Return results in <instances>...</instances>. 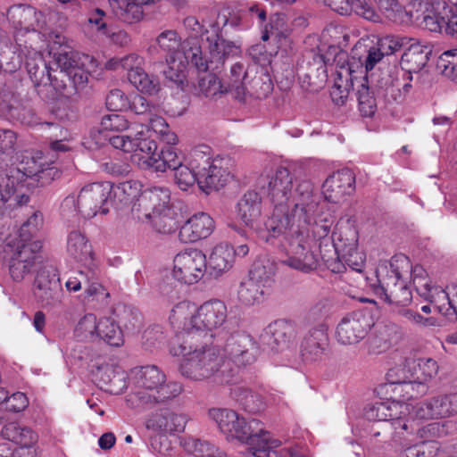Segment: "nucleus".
I'll list each match as a JSON object with an SVG mask.
<instances>
[{
	"instance_id": "f257e3e1",
	"label": "nucleus",
	"mask_w": 457,
	"mask_h": 457,
	"mask_svg": "<svg viewBox=\"0 0 457 457\" xmlns=\"http://www.w3.org/2000/svg\"><path fill=\"white\" fill-rule=\"evenodd\" d=\"M317 207V202H278L262 236L268 244L287 252L285 265L304 273L315 270L319 263L306 226L311 220L308 212Z\"/></svg>"
},
{
	"instance_id": "f03ea898",
	"label": "nucleus",
	"mask_w": 457,
	"mask_h": 457,
	"mask_svg": "<svg viewBox=\"0 0 457 457\" xmlns=\"http://www.w3.org/2000/svg\"><path fill=\"white\" fill-rule=\"evenodd\" d=\"M185 340L187 337L176 339L178 347L173 346L174 354L183 357L179 365L182 376L196 381L212 378L214 383L220 385L232 382L234 369L221 353L219 340L208 343L207 339L200 346L195 339H189L187 343Z\"/></svg>"
},
{
	"instance_id": "7ed1b4c3",
	"label": "nucleus",
	"mask_w": 457,
	"mask_h": 457,
	"mask_svg": "<svg viewBox=\"0 0 457 457\" xmlns=\"http://www.w3.org/2000/svg\"><path fill=\"white\" fill-rule=\"evenodd\" d=\"M209 415L228 439H237L248 444L254 456L278 457L276 448L281 445V442L271 438L260 420L251 419L246 421L245 418L229 409H212Z\"/></svg>"
},
{
	"instance_id": "20e7f679",
	"label": "nucleus",
	"mask_w": 457,
	"mask_h": 457,
	"mask_svg": "<svg viewBox=\"0 0 457 457\" xmlns=\"http://www.w3.org/2000/svg\"><path fill=\"white\" fill-rule=\"evenodd\" d=\"M7 19L14 29V38L19 50L25 55L26 69L31 77L32 71L39 70L43 54L34 46L36 40L46 41V20L43 12L31 6L14 5L8 9Z\"/></svg>"
},
{
	"instance_id": "39448f33",
	"label": "nucleus",
	"mask_w": 457,
	"mask_h": 457,
	"mask_svg": "<svg viewBox=\"0 0 457 457\" xmlns=\"http://www.w3.org/2000/svg\"><path fill=\"white\" fill-rule=\"evenodd\" d=\"M150 129L143 124L135 125L129 135H119L110 138V144L117 149L126 153H131V161L139 168L146 170L153 169L155 171H165L170 168L168 156L170 152L165 151L156 153V144L150 137Z\"/></svg>"
},
{
	"instance_id": "423d86ee",
	"label": "nucleus",
	"mask_w": 457,
	"mask_h": 457,
	"mask_svg": "<svg viewBox=\"0 0 457 457\" xmlns=\"http://www.w3.org/2000/svg\"><path fill=\"white\" fill-rule=\"evenodd\" d=\"M411 262L404 254H395L389 263V270L378 284L371 285L374 293L393 309L404 308L412 300V294L405 279L404 273H408Z\"/></svg>"
},
{
	"instance_id": "0eeeda50",
	"label": "nucleus",
	"mask_w": 457,
	"mask_h": 457,
	"mask_svg": "<svg viewBox=\"0 0 457 457\" xmlns=\"http://www.w3.org/2000/svg\"><path fill=\"white\" fill-rule=\"evenodd\" d=\"M228 310L224 302L212 299L202 303L195 313L184 322L183 331L176 335L178 341L200 338L214 339L213 330L220 328L227 320Z\"/></svg>"
},
{
	"instance_id": "6e6552de",
	"label": "nucleus",
	"mask_w": 457,
	"mask_h": 457,
	"mask_svg": "<svg viewBox=\"0 0 457 457\" xmlns=\"http://www.w3.org/2000/svg\"><path fill=\"white\" fill-rule=\"evenodd\" d=\"M0 244H4L3 260L8 266L9 274L13 281H22L40 262L39 251L42 248L40 240L25 244L17 243L15 239H5L0 237Z\"/></svg>"
},
{
	"instance_id": "1a4fd4ad",
	"label": "nucleus",
	"mask_w": 457,
	"mask_h": 457,
	"mask_svg": "<svg viewBox=\"0 0 457 457\" xmlns=\"http://www.w3.org/2000/svg\"><path fill=\"white\" fill-rule=\"evenodd\" d=\"M46 40L50 43L49 54H53L55 64L60 69L61 79L67 77L74 85H83L87 77L79 68L78 54L73 51L66 37L62 34L51 33Z\"/></svg>"
},
{
	"instance_id": "9d476101",
	"label": "nucleus",
	"mask_w": 457,
	"mask_h": 457,
	"mask_svg": "<svg viewBox=\"0 0 457 457\" xmlns=\"http://www.w3.org/2000/svg\"><path fill=\"white\" fill-rule=\"evenodd\" d=\"M292 176L285 167H278L274 172L262 174L253 190L244 195V200H290Z\"/></svg>"
},
{
	"instance_id": "9b49d317",
	"label": "nucleus",
	"mask_w": 457,
	"mask_h": 457,
	"mask_svg": "<svg viewBox=\"0 0 457 457\" xmlns=\"http://www.w3.org/2000/svg\"><path fill=\"white\" fill-rule=\"evenodd\" d=\"M177 60L179 61V66H181V68L179 73L176 75V79H173V87L176 85V87L182 91V106L176 113L177 116H181L187 111L189 104L188 96L184 94V92L187 91L188 84L186 81V75L183 69L186 68V65L191 64L199 71H206L209 69V63L206 60H204L200 46L197 44H193L189 40L184 41L180 45V49L173 52V63ZM174 115L175 113L173 112V116Z\"/></svg>"
},
{
	"instance_id": "f8f14e48",
	"label": "nucleus",
	"mask_w": 457,
	"mask_h": 457,
	"mask_svg": "<svg viewBox=\"0 0 457 457\" xmlns=\"http://www.w3.org/2000/svg\"><path fill=\"white\" fill-rule=\"evenodd\" d=\"M105 328L112 329V336L104 334V342L112 346H120L123 344L121 328L112 318H102L99 320L93 313L84 315L78 322L74 329V336L79 341H96L99 333Z\"/></svg>"
},
{
	"instance_id": "ddd939ff",
	"label": "nucleus",
	"mask_w": 457,
	"mask_h": 457,
	"mask_svg": "<svg viewBox=\"0 0 457 457\" xmlns=\"http://www.w3.org/2000/svg\"><path fill=\"white\" fill-rule=\"evenodd\" d=\"M207 268L205 254L197 248L188 247L173 256V279L192 285L198 282Z\"/></svg>"
},
{
	"instance_id": "4468645a",
	"label": "nucleus",
	"mask_w": 457,
	"mask_h": 457,
	"mask_svg": "<svg viewBox=\"0 0 457 457\" xmlns=\"http://www.w3.org/2000/svg\"><path fill=\"white\" fill-rule=\"evenodd\" d=\"M413 430L412 424H408L405 418L373 423L370 433V438L375 444L383 443L393 446L394 445H407L411 443L412 440L410 436H412Z\"/></svg>"
},
{
	"instance_id": "2eb2a0df",
	"label": "nucleus",
	"mask_w": 457,
	"mask_h": 457,
	"mask_svg": "<svg viewBox=\"0 0 457 457\" xmlns=\"http://www.w3.org/2000/svg\"><path fill=\"white\" fill-rule=\"evenodd\" d=\"M371 324L369 317L361 311L345 314L336 327V339L343 345H353L364 339Z\"/></svg>"
},
{
	"instance_id": "dca6fc26",
	"label": "nucleus",
	"mask_w": 457,
	"mask_h": 457,
	"mask_svg": "<svg viewBox=\"0 0 457 457\" xmlns=\"http://www.w3.org/2000/svg\"><path fill=\"white\" fill-rule=\"evenodd\" d=\"M355 67L358 68V64L354 60L350 61L345 54H340L336 57V77L330 96L337 105L345 104L350 90L358 80Z\"/></svg>"
},
{
	"instance_id": "f3484780",
	"label": "nucleus",
	"mask_w": 457,
	"mask_h": 457,
	"mask_svg": "<svg viewBox=\"0 0 457 457\" xmlns=\"http://www.w3.org/2000/svg\"><path fill=\"white\" fill-rule=\"evenodd\" d=\"M221 347L237 365L253 362L259 353L256 342L249 334L244 332L231 334Z\"/></svg>"
},
{
	"instance_id": "a211bd4d",
	"label": "nucleus",
	"mask_w": 457,
	"mask_h": 457,
	"mask_svg": "<svg viewBox=\"0 0 457 457\" xmlns=\"http://www.w3.org/2000/svg\"><path fill=\"white\" fill-rule=\"evenodd\" d=\"M62 292L56 270L52 265L42 266L34 282V295L44 305H50L59 300Z\"/></svg>"
},
{
	"instance_id": "6ab92c4d",
	"label": "nucleus",
	"mask_w": 457,
	"mask_h": 457,
	"mask_svg": "<svg viewBox=\"0 0 457 457\" xmlns=\"http://www.w3.org/2000/svg\"><path fill=\"white\" fill-rule=\"evenodd\" d=\"M228 166V158H213L205 170L198 171V187L206 195L223 187L232 178Z\"/></svg>"
},
{
	"instance_id": "aec40b11",
	"label": "nucleus",
	"mask_w": 457,
	"mask_h": 457,
	"mask_svg": "<svg viewBox=\"0 0 457 457\" xmlns=\"http://www.w3.org/2000/svg\"><path fill=\"white\" fill-rule=\"evenodd\" d=\"M135 383L145 389H156L152 395L157 403H165L170 401L171 392L169 386H163L165 375L154 365L140 367L135 370Z\"/></svg>"
},
{
	"instance_id": "412c9836",
	"label": "nucleus",
	"mask_w": 457,
	"mask_h": 457,
	"mask_svg": "<svg viewBox=\"0 0 457 457\" xmlns=\"http://www.w3.org/2000/svg\"><path fill=\"white\" fill-rule=\"evenodd\" d=\"M355 190V176L352 170L342 169L328 176L322 184L324 200H338L350 196Z\"/></svg>"
},
{
	"instance_id": "4be33fe9",
	"label": "nucleus",
	"mask_w": 457,
	"mask_h": 457,
	"mask_svg": "<svg viewBox=\"0 0 457 457\" xmlns=\"http://www.w3.org/2000/svg\"><path fill=\"white\" fill-rule=\"evenodd\" d=\"M214 228L215 222L208 213L197 212L180 227L178 238L182 243H194L207 238Z\"/></svg>"
},
{
	"instance_id": "5701e85b",
	"label": "nucleus",
	"mask_w": 457,
	"mask_h": 457,
	"mask_svg": "<svg viewBox=\"0 0 457 457\" xmlns=\"http://www.w3.org/2000/svg\"><path fill=\"white\" fill-rule=\"evenodd\" d=\"M328 327L326 324L315 325L305 335L301 353L306 361L320 360L328 345Z\"/></svg>"
},
{
	"instance_id": "b1692460",
	"label": "nucleus",
	"mask_w": 457,
	"mask_h": 457,
	"mask_svg": "<svg viewBox=\"0 0 457 457\" xmlns=\"http://www.w3.org/2000/svg\"><path fill=\"white\" fill-rule=\"evenodd\" d=\"M411 72L395 66L382 72L378 83V87L385 90L386 96L397 100L402 95V90L404 93L409 91L411 87Z\"/></svg>"
},
{
	"instance_id": "393cba45",
	"label": "nucleus",
	"mask_w": 457,
	"mask_h": 457,
	"mask_svg": "<svg viewBox=\"0 0 457 457\" xmlns=\"http://www.w3.org/2000/svg\"><path fill=\"white\" fill-rule=\"evenodd\" d=\"M410 269L413 287L420 296L434 304L436 309L438 303L448 300V294L444 289L431 286L430 278L422 266H411Z\"/></svg>"
},
{
	"instance_id": "a878e982",
	"label": "nucleus",
	"mask_w": 457,
	"mask_h": 457,
	"mask_svg": "<svg viewBox=\"0 0 457 457\" xmlns=\"http://www.w3.org/2000/svg\"><path fill=\"white\" fill-rule=\"evenodd\" d=\"M411 413V405L405 403H376L365 408L364 416L370 421L405 419Z\"/></svg>"
},
{
	"instance_id": "bb28decb",
	"label": "nucleus",
	"mask_w": 457,
	"mask_h": 457,
	"mask_svg": "<svg viewBox=\"0 0 457 457\" xmlns=\"http://www.w3.org/2000/svg\"><path fill=\"white\" fill-rule=\"evenodd\" d=\"M319 204V202H317ZM320 205H318L317 209L314 212H309L308 214L311 216V220L306 223V226L309 228V232L312 231V243L313 241H319V248L320 250H323L325 252H329L333 255H335V249L337 245V242L335 241L333 237H329L331 226L333 224V220L328 218H316V212L319 210Z\"/></svg>"
},
{
	"instance_id": "cd10ccee",
	"label": "nucleus",
	"mask_w": 457,
	"mask_h": 457,
	"mask_svg": "<svg viewBox=\"0 0 457 457\" xmlns=\"http://www.w3.org/2000/svg\"><path fill=\"white\" fill-rule=\"evenodd\" d=\"M294 328L287 320H279L270 323L262 335V342L270 351L278 353L287 347L293 337Z\"/></svg>"
},
{
	"instance_id": "c85d7f7f",
	"label": "nucleus",
	"mask_w": 457,
	"mask_h": 457,
	"mask_svg": "<svg viewBox=\"0 0 457 457\" xmlns=\"http://www.w3.org/2000/svg\"><path fill=\"white\" fill-rule=\"evenodd\" d=\"M208 50L210 54V64H215L213 69H218L219 64H222L228 56H235L240 54L241 46L237 42L228 41L220 36L215 30V34L207 37Z\"/></svg>"
},
{
	"instance_id": "c756f323",
	"label": "nucleus",
	"mask_w": 457,
	"mask_h": 457,
	"mask_svg": "<svg viewBox=\"0 0 457 457\" xmlns=\"http://www.w3.org/2000/svg\"><path fill=\"white\" fill-rule=\"evenodd\" d=\"M158 193H162L159 187L144 189L141 182L129 180L118 185L112 184V195L113 200H138L139 197L144 199L161 198Z\"/></svg>"
},
{
	"instance_id": "7c9ffc66",
	"label": "nucleus",
	"mask_w": 457,
	"mask_h": 457,
	"mask_svg": "<svg viewBox=\"0 0 457 457\" xmlns=\"http://www.w3.org/2000/svg\"><path fill=\"white\" fill-rule=\"evenodd\" d=\"M235 262L234 247L228 244H219L210 253L207 265L210 269V274L218 278L228 271Z\"/></svg>"
},
{
	"instance_id": "2f4dec72",
	"label": "nucleus",
	"mask_w": 457,
	"mask_h": 457,
	"mask_svg": "<svg viewBox=\"0 0 457 457\" xmlns=\"http://www.w3.org/2000/svg\"><path fill=\"white\" fill-rule=\"evenodd\" d=\"M160 0H111V6L124 21L136 23L144 16L143 6L159 2Z\"/></svg>"
},
{
	"instance_id": "473e14b6",
	"label": "nucleus",
	"mask_w": 457,
	"mask_h": 457,
	"mask_svg": "<svg viewBox=\"0 0 457 457\" xmlns=\"http://www.w3.org/2000/svg\"><path fill=\"white\" fill-rule=\"evenodd\" d=\"M341 253L345 264L352 270L361 272L364 266L365 258L363 253L359 252L357 248V238L355 233H353L351 238L344 240L343 237L338 238L337 245L335 249V255Z\"/></svg>"
},
{
	"instance_id": "72a5a7b5",
	"label": "nucleus",
	"mask_w": 457,
	"mask_h": 457,
	"mask_svg": "<svg viewBox=\"0 0 457 457\" xmlns=\"http://www.w3.org/2000/svg\"><path fill=\"white\" fill-rule=\"evenodd\" d=\"M56 170L53 168L44 169L41 162H38L34 157L26 156L17 167V179L22 180L23 178L29 179L27 186H31L35 181H39L45 177L54 175Z\"/></svg>"
},
{
	"instance_id": "f704fd0d",
	"label": "nucleus",
	"mask_w": 457,
	"mask_h": 457,
	"mask_svg": "<svg viewBox=\"0 0 457 457\" xmlns=\"http://www.w3.org/2000/svg\"><path fill=\"white\" fill-rule=\"evenodd\" d=\"M397 45L393 40H389L387 38L379 40L377 46H373L368 50V54L363 63L361 62L360 64L355 62L359 66L358 68L355 67L357 75L359 76V74L361 75L362 73L363 65L366 71H371L385 55L395 53Z\"/></svg>"
},
{
	"instance_id": "c9c22d12",
	"label": "nucleus",
	"mask_w": 457,
	"mask_h": 457,
	"mask_svg": "<svg viewBox=\"0 0 457 457\" xmlns=\"http://www.w3.org/2000/svg\"><path fill=\"white\" fill-rule=\"evenodd\" d=\"M173 152H178L179 159L187 163L192 169L203 172L212 162V148L207 145H198L195 146L186 155L183 151L175 149Z\"/></svg>"
},
{
	"instance_id": "e433bc0d",
	"label": "nucleus",
	"mask_w": 457,
	"mask_h": 457,
	"mask_svg": "<svg viewBox=\"0 0 457 457\" xmlns=\"http://www.w3.org/2000/svg\"><path fill=\"white\" fill-rule=\"evenodd\" d=\"M173 177L178 187L186 191L198 183V171L179 159V153L173 152Z\"/></svg>"
},
{
	"instance_id": "4c0bfd02",
	"label": "nucleus",
	"mask_w": 457,
	"mask_h": 457,
	"mask_svg": "<svg viewBox=\"0 0 457 457\" xmlns=\"http://www.w3.org/2000/svg\"><path fill=\"white\" fill-rule=\"evenodd\" d=\"M2 436L21 447L29 448L37 442V435L31 428L12 422L2 429Z\"/></svg>"
},
{
	"instance_id": "58836bf2",
	"label": "nucleus",
	"mask_w": 457,
	"mask_h": 457,
	"mask_svg": "<svg viewBox=\"0 0 457 457\" xmlns=\"http://www.w3.org/2000/svg\"><path fill=\"white\" fill-rule=\"evenodd\" d=\"M399 371L404 372V369H391L388 373V380L391 384L403 385L404 390L409 394V398H417L426 395L428 391V381L417 379L415 376H411L412 379H407V377L394 378Z\"/></svg>"
},
{
	"instance_id": "ea45409f",
	"label": "nucleus",
	"mask_w": 457,
	"mask_h": 457,
	"mask_svg": "<svg viewBox=\"0 0 457 457\" xmlns=\"http://www.w3.org/2000/svg\"><path fill=\"white\" fill-rule=\"evenodd\" d=\"M67 251L78 262H87L92 254V247L80 231H71L67 238Z\"/></svg>"
},
{
	"instance_id": "a19ab883",
	"label": "nucleus",
	"mask_w": 457,
	"mask_h": 457,
	"mask_svg": "<svg viewBox=\"0 0 457 457\" xmlns=\"http://www.w3.org/2000/svg\"><path fill=\"white\" fill-rule=\"evenodd\" d=\"M246 84L247 71L245 66L240 62L235 63L231 66L225 91L231 92L236 98L243 100L247 93Z\"/></svg>"
},
{
	"instance_id": "79ce46f5",
	"label": "nucleus",
	"mask_w": 457,
	"mask_h": 457,
	"mask_svg": "<svg viewBox=\"0 0 457 457\" xmlns=\"http://www.w3.org/2000/svg\"><path fill=\"white\" fill-rule=\"evenodd\" d=\"M230 395L248 412L255 413L263 408L262 397L247 387L234 386L230 390Z\"/></svg>"
},
{
	"instance_id": "37998d69",
	"label": "nucleus",
	"mask_w": 457,
	"mask_h": 457,
	"mask_svg": "<svg viewBox=\"0 0 457 457\" xmlns=\"http://www.w3.org/2000/svg\"><path fill=\"white\" fill-rule=\"evenodd\" d=\"M264 293V289L260 284L249 278L241 281L237 291V300L245 306L262 303Z\"/></svg>"
},
{
	"instance_id": "c03bdc74",
	"label": "nucleus",
	"mask_w": 457,
	"mask_h": 457,
	"mask_svg": "<svg viewBox=\"0 0 457 457\" xmlns=\"http://www.w3.org/2000/svg\"><path fill=\"white\" fill-rule=\"evenodd\" d=\"M43 224V216L39 212H35L21 227L18 234L13 237L11 235L0 233V237L5 239H15L17 243L29 244L33 241L32 237Z\"/></svg>"
},
{
	"instance_id": "a18cd8bd",
	"label": "nucleus",
	"mask_w": 457,
	"mask_h": 457,
	"mask_svg": "<svg viewBox=\"0 0 457 457\" xmlns=\"http://www.w3.org/2000/svg\"><path fill=\"white\" fill-rule=\"evenodd\" d=\"M128 79L142 94L152 96L160 90L159 80L154 76H149L143 69L128 73Z\"/></svg>"
},
{
	"instance_id": "49530a36",
	"label": "nucleus",
	"mask_w": 457,
	"mask_h": 457,
	"mask_svg": "<svg viewBox=\"0 0 457 457\" xmlns=\"http://www.w3.org/2000/svg\"><path fill=\"white\" fill-rule=\"evenodd\" d=\"M112 183L109 181L94 182L85 185L78 195L80 200H113Z\"/></svg>"
},
{
	"instance_id": "de8ad7c7",
	"label": "nucleus",
	"mask_w": 457,
	"mask_h": 457,
	"mask_svg": "<svg viewBox=\"0 0 457 457\" xmlns=\"http://www.w3.org/2000/svg\"><path fill=\"white\" fill-rule=\"evenodd\" d=\"M403 450L401 457H436L439 449L438 443L434 440L414 443L411 441L407 445H398Z\"/></svg>"
},
{
	"instance_id": "09e8293b",
	"label": "nucleus",
	"mask_w": 457,
	"mask_h": 457,
	"mask_svg": "<svg viewBox=\"0 0 457 457\" xmlns=\"http://www.w3.org/2000/svg\"><path fill=\"white\" fill-rule=\"evenodd\" d=\"M84 287L82 301L85 304L105 303L110 296L109 292L98 282L93 271L89 274L88 283H86Z\"/></svg>"
},
{
	"instance_id": "8fccbe9b",
	"label": "nucleus",
	"mask_w": 457,
	"mask_h": 457,
	"mask_svg": "<svg viewBox=\"0 0 457 457\" xmlns=\"http://www.w3.org/2000/svg\"><path fill=\"white\" fill-rule=\"evenodd\" d=\"M365 77L358 76L357 100L359 104V110L363 116L370 117L377 110L376 99L371 95L369 87L365 84Z\"/></svg>"
},
{
	"instance_id": "3c124183",
	"label": "nucleus",
	"mask_w": 457,
	"mask_h": 457,
	"mask_svg": "<svg viewBox=\"0 0 457 457\" xmlns=\"http://www.w3.org/2000/svg\"><path fill=\"white\" fill-rule=\"evenodd\" d=\"M390 328L386 326L381 327L370 337L368 340V351L371 354H379L386 352L392 344Z\"/></svg>"
},
{
	"instance_id": "603ef678",
	"label": "nucleus",
	"mask_w": 457,
	"mask_h": 457,
	"mask_svg": "<svg viewBox=\"0 0 457 457\" xmlns=\"http://www.w3.org/2000/svg\"><path fill=\"white\" fill-rule=\"evenodd\" d=\"M39 70L32 71L30 79L35 87L52 85L54 88L60 89L65 87L64 84L58 83L56 75L51 73V68L45 60H39Z\"/></svg>"
},
{
	"instance_id": "864d4df0",
	"label": "nucleus",
	"mask_w": 457,
	"mask_h": 457,
	"mask_svg": "<svg viewBox=\"0 0 457 457\" xmlns=\"http://www.w3.org/2000/svg\"><path fill=\"white\" fill-rule=\"evenodd\" d=\"M436 68L444 76L457 81V49L444 52L439 56Z\"/></svg>"
},
{
	"instance_id": "5fc2aeb1",
	"label": "nucleus",
	"mask_w": 457,
	"mask_h": 457,
	"mask_svg": "<svg viewBox=\"0 0 457 457\" xmlns=\"http://www.w3.org/2000/svg\"><path fill=\"white\" fill-rule=\"evenodd\" d=\"M412 407L411 406V410ZM415 416L419 420L443 419L436 396L418 403L414 408Z\"/></svg>"
},
{
	"instance_id": "6e6d98bb",
	"label": "nucleus",
	"mask_w": 457,
	"mask_h": 457,
	"mask_svg": "<svg viewBox=\"0 0 457 457\" xmlns=\"http://www.w3.org/2000/svg\"><path fill=\"white\" fill-rule=\"evenodd\" d=\"M273 275L274 268L272 263L269 261H256L250 270L248 278L254 280L255 283L264 287L265 284L270 282Z\"/></svg>"
},
{
	"instance_id": "4d7b16f0",
	"label": "nucleus",
	"mask_w": 457,
	"mask_h": 457,
	"mask_svg": "<svg viewBox=\"0 0 457 457\" xmlns=\"http://www.w3.org/2000/svg\"><path fill=\"white\" fill-rule=\"evenodd\" d=\"M199 92L206 97L215 96L218 94L225 93V86L219 78L213 73H208L199 79Z\"/></svg>"
},
{
	"instance_id": "13d9d810",
	"label": "nucleus",
	"mask_w": 457,
	"mask_h": 457,
	"mask_svg": "<svg viewBox=\"0 0 457 457\" xmlns=\"http://www.w3.org/2000/svg\"><path fill=\"white\" fill-rule=\"evenodd\" d=\"M330 310L328 299H320L315 303L308 311L304 320L308 325L325 324L324 320L328 316Z\"/></svg>"
},
{
	"instance_id": "bf43d9fd",
	"label": "nucleus",
	"mask_w": 457,
	"mask_h": 457,
	"mask_svg": "<svg viewBox=\"0 0 457 457\" xmlns=\"http://www.w3.org/2000/svg\"><path fill=\"white\" fill-rule=\"evenodd\" d=\"M261 214V202L237 203V216L246 226H250L256 221Z\"/></svg>"
},
{
	"instance_id": "052dcab7",
	"label": "nucleus",
	"mask_w": 457,
	"mask_h": 457,
	"mask_svg": "<svg viewBox=\"0 0 457 457\" xmlns=\"http://www.w3.org/2000/svg\"><path fill=\"white\" fill-rule=\"evenodd\" d=\"M119 323L128 331H134L140 328L142 323L141 313L131 307L124 306L118 314Z\"/></svg>"
},
{
	"instance_id": "680f3d73",
	"label": "nucleus",
	"mask_w": 457,
	"mask_h": 457,
	"mask_svg": "<svg viewBox=\"0 0 457 457\" xmlns=\"http://www.w3.org/2000/svg\"><path fill=\"white\" fill-rule=\"evenodd\" d=\"M108 202H102L101 205L97 202H76L75 209L84 219H91L97 215H106L109 212V207L106 206Z\"/></svg>"
},
{
	"instance_id": "e2e57ef3",
	"label": "nucleus",
	"mask_w": 457,
	"mask_h": 457,
	"mask_svg": "<svg viewBox=\"0 0 457 457\" xmlns=\"http://www.w3.org/2000/svg\"><path fill=\"white\" fill-rule=\"evenodd\" d=\"M415 372L411 376H415L417 379L429 381L437 374L438 365L433 359H419L417 365L414 367Z\"/></svg>"
},
{
	"instance_id": "0e129e2a",
	"label": "nucleus",
	"mask_w": 457,
	"mask_h": 457,
	"mask_svg": "<svg viewBox=\"0 0 457 457\" xmlns=\"http://www.w3.org/2000/svg\"><path fill=\"white\" fill-rule=\"evenodd\" d=\"M446 15L444 10L441 12H428L424 13L420 26L431 32H442L445 29Z\"/></svg>"
},
{
	"instance_id": "69168bd1",
	"label": "nucleus",
	"mask_w": 457,
	"mask_h": 457,
	"mask_svg": "<svg viewBox=\"0 0 457 457\" xmlns=\"http://www.w3.org/2000/svg\"><path fill=\"white\" fill-rule=\"evenodd\" d=\"M399 313L408 321L422 328L437 327L440 322L434 317H423L417 312L411 309L401 308Z\"/></svg>"
},
{
	"instance_id": "338daca9",
	"label": "nucleus",
	"mask_w": 457,
	"mask_h": 457,
	"mask_svg": "<svg viewBox=\"0 0 457 457\" xmlns=\"http://www.w3.org/2000/svg\"><path fill=\"white\" fill-rule=\"evenodd\" d=\"M351 12H354L357 15L371 21H378V15L372 7L370 0H350Z\"/></svg>"
},
{
	"instance_id": "774afa93",
	"label": "nucleus",
	"mask_w": 457,
	"mask_h": 457,
	"mask_svg": "<svg viewBox=\"0 0 457 457\" xmlns=\"http://www.w3.org/2000/svg\"><path fill=\"white\" fill-rule=\"evenodd\" d=\"M436 397L443 419L457 413V393L439 395Z\"/></svg>"
}]
</instances>
